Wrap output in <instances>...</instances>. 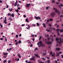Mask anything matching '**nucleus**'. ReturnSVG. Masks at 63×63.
<instances>
[{
  "mask_svg": "<svg viewBox=\"0 0 63 63\" xmlns=\"http://www.w3.org/2000/svg\"><path fill=\"white\" fill-rule=\"evenodd\" d=\"M37 45L39 46V47H41V46H43V44H42V41H39L37 44Z\"/></svg>",
  "mask_w": 63,
  "mask_h": 63,
  "instance_id": "f257e3e1",
  "label": "nucleus"
},
{
  "mask_svg": "<svg viewBox=\"0 0 63 63\" xmlns=\"http://www.w3.org/2000/svg\"><path fill=\"white\" fill-rule=\"evenodd\" d=\"M56 40L57 41V43H63V40H60V41H59V39H58V38H57L56 39Z\"/></svg>",
  "mask_w": 63,
  "mask_h": 63,
  "instance_id": "f03ea898",
  "label": "nucleus"
},
{
  "mask_svg": "<svg viewBox=\"0 0 63 63\" xmlns=\"http://www.w3.org/2000/svg\"><path fill=\"white\" fill-rule=\"evenodd\" d=\"M35 60V57L34 56H33L32 57V58H30V60Z\"/></svg>",
  "mask_w": 63,
  "mask_h": 63,
  "instance_id": "7ed1b4c3",
  "label": "nucleus"
},
{
  "mask_svg": "<svg viewBox=\"0 0 63 63\" xmlns=\"http://www.w3.org/2000/svg\"><path fill=\"white\" fill-rule=\"evenodd\" d=\"M50 54H51L52 55V56L53 57L55 55V54L54 53H53L52 52H51L50 53Z\"/></svg>",
  "mask_w": 63,
  "mask_h": 63,
  "instance_id": "20e7f679",
  "label": "nucleus"
},
{
  "mask_svg": "<svg viewBox=\"0 0 63 63\" xmlns=\"http://www.w3.org/2000/svg\"><path fill=\"white\" fill-rule=\"evenodd\" d=\"M46 43L47 45H48V44H52V42H46Z\"/></svg>",
  "mask_w": 63,
  "mask_h": 63,
  "instance_id": "39448f33",
  "label": "nucleus"
},
{
  "mask_svg": "<svg viewBox=\"0 0 63 63\" xmlns=\"http://www.w3.org/2000/svg\"><path fill=\"white\" fill-rule=\"evenodd\" d=\"M3 54L5 56H6L8 55V53L7 52H4L3 53Z\"/></svg>",
  "mask_w": 63,
  "mask_h": 63,
  "instance_id": "423d86ee",
  "label": "nucleus"
},
{
  "mask_svg": "<svg viewBox=\"0 0 63 63\" xmlns=\"http://www.w3.org/2000/svg\"><path fill=\"white\" fill-rule=\"evenodd\" d=\"M53 10H55V12L56 13H57L58 12V11H57V9L55 8H53Z\"/></svg>",
  "mask_w": 63,
  "mask_h": 63,
  "instance_id": "0eeeda50",
  "label": "nucleus"
},
{
  "mask_svg": "<svg viewBox=\"0 0 63 63\" xmlns=\"http://www.w3.org/2000/svg\"><path fill=\"white\" fill-rule=\"evenodd\" d=\"M35 18H36V19L38 20V19H41V18L39 17H35Z\"/></svg>",
  "mask_w": 63,
  "mask_h": 63,
  "instance_id": "6e6552de",
  "label": "nucleus"
},
{
  "mask_svg": "<svg viewBox=\"0 0 63 63\" xmlns=\"http://www.w3.org/2000/svg\"><path fill=\"white\" fill-rule=\"evenodd\" d=\"M54 13L52 12V13H51V14H50V15L51 16H53L54 15Z\"/></svg>",
  "mask_w": 63,
  "mask_h": 63,
  "instance_id": "1a4fd4ad",
  "label": "nucleus"
},
{
  "mask_svg": "<svg viewBox=\"0 0 63 63\" xmlns=\"http://www.w3.org/2000/svg\"><path fill=\"white\" fill-rule=\"evenodd\" d=\"M34 55H35L36 57L38 58H40V57L39 56V55H37L35 54H34Z\"/></svg>",
  "mask_w": 63,
  "mask_h": 63,
  "instance_id": "9d476101",
  "label": "nucleus"
},
{
  "mask_svg": "<svg viewBox=\"0 0 63 63\" xmlns=\"http://www.w3.org/2000/svg\"><path fill=\"white\" fill-rule=\"evenodd\" d=\"M60 50V48H57L56 49V50H58V51H59V50Z\"/></svg>",
  "mask_w": 63,
  "mask_h": 63,
  "instance_id": "9b49d317",
  "label": "nucleus"
},
{
  "mask_svg": "<svg viewBox=\"0 0 63 63\" xmlns=\"http://www.w3.org/2000/svg\"><path fill=\"white\" fill-rule=\"evenodd\" d=\"M30 3H29V4H27L26 5V7H28L29 6H30Z\"/></svg>",
  "mask_w": 63,
  "mask_h": 63,
  "instance_id": "f8f14e48",
  "label": "nucleus"
},
{
  "mask_svg": "<svg viewBox=\"0 0 63 63\" xmlns=\"http://www.w3.org/2000/svg\"><path fill=\"white\" fill-rule=\"evenodd\" d=\"M16 1L17 2H16L15 3V5H14V6L15 7H16V5H17V0H16Z\"/></svg>",
  "mask_w": 63,
  "mask_h": 63,
  "instance_id": "ddd939ff",
  "label": "nucleus"
},
{
  "mask_svg": "<svg viewBox=\"0 0 63 63\" xmlns=\"http://www.w3.org/2000/svg\"><path fill=\"white\" fill-rule=\"evenodd\" d=\"M4 21L3 22L5 23V24H7V22H6V20H3Z\"/></svg>",
  "mask_w": 63,
  "mask_h": 63,
  "instance_id": "4468645a",
  "label": "nucleus"
},
{
  "mask_svg": "<svg viewBox=\"0 0 63 63\" xmlns=\"http://www.w3.org/2000/svg\"><path fill=\"white\" fill-rule=\"evenodd\" d=\"M30 26L28 25V27H26V28H27V29H29H29H30Z\"/></svg>",
  "mask_w": 63,
  "mask_h": 63,
  "instance_id": "2eb2a0df",
  "label": "nucleus"
},
{
  "mask_svg": "<svg viewBox=\"0 0 63 63\" xmlns=\"http://www.w3.org/2000/svg\"><path fill=\"white\" fill-rule=\"evenodd\" d=\"M43 27H45V28H46V25H45V24L44 23H43Z\"/></svg>",
  "mask_w": 63,
  "mask_h": 63,
  "instance_id": "dca6fc26",
  "label": "nucleus"
},
{
  "mask_svg": "<svg viewBox=\"0 0 63 63\" xmlns=\"http://www.w3.org/2000/svg\"><path fill=\"white\" fill-rule=\"evenodd\" d=\"M56 56H59V53H57Z\"/></svg>",
  "mask_w": 63,
  "mask_h": 63,
  "instance_id": "f3484780",
  "label": "nucleus"
},
{
  "mask_svg": "<svg viewBox=\"0 0 63 63\" xmlns=\"http://www.w3.org/2000/svg\"><path fill=\"white\" fill-rule=\"evenodd\" d=\"M46 31H47V32H51V31H52V30H51L50 32V30H49L47 29L46 30Z\"/></svg>",
  "mask_w": 63,
  "mask_h": 63,
  "instance_id": "a211bd4d",
  "label": "nucleus"
},
{
  "mask_svg": "<svg viewBox=\"0 0 63 63\" xmlns=\"http://www.w3.org/2000/svg\"><path fill=\"white\" fill-rule=\"evenodd\" d=\"M49 29L50 30H51V29H53L54 30H55V29L53 28H49Z\"/></svg>",
  "mask_w": 63,
  "mask_h": 63,
  "instance_id": "6ab92c4d",
  "label": "nucleus"
},
{
  "mask_svg": "<svg viewBox=\"0 0 63 63\" xmlns=\"http://www.w3.org/2000/svg\"><path fill=\"white\" fill-rule=\"evenodd\" d=\"M15 11H16V12L17 13H18V11H19V10H15Z\"/></svg>",
  "mask_w": 63,
  "mask_h": 63,
  "instance_id": "aec40b11",
  "label": "nucleus"
},
{
  "mask_svg": "<svg viewBox=\"0 0 63 63\" xmlns=\"http://www.w3.org/2000/svg\"><path fill=\"white\" fill-rule=\"evenodd\" d=\"M11 16L12 17H14V14H11Z\"/></svg>",
  "mask_w": 63,
  "mask_h": 63,
  "instance_id": "412c9836",
  "label": "nucleus"
},
{
  "mask_svg": "<svg viewBox=\"0 0 63 63\" xmlns=\"http://www.w3.org/2000/svg\"><path fill=\"white\" fill-rule=\"evenodd\" d=\"M26 22H29V21H28V18H26Z\"/></svg>",
  "mask_w": 63,
  "mask_h": 63,
  "instance_id": "4be33fe9",
  "label": "nucleus"
},
{
  "mask_svg": "<svg viewBox=\"0 0 63 63\" xmlns=\"http://www.w3.org/2000/svg\"><path fill=\"white\" fill-rule=\"evenodd\" d=\"M9 10L10 12H12V11L13 10V9L11 8V9H9Z\"/></svg>",
  "mask_w": 63,
  "mask_h": 63,
  "instance_id": "5701e85b",
  "label": "nucleus"
},
{
  "mask_svg": "<svg viewBox=\"0 0 63 63\" xmlns=\"http://www.w3.org/2000/svg\"><path fill=\"white\" fill-rule=\"evenodd\" d=\"M36 25L37 26H39V23H36Z\"/></svg>",
  "mask_w": 63,
  "mask_h": 63,
  "instance_id": "b1692460",
  "label": "nucleus"
},
{
  "mask_svg": "<svg viewBox=\"0 0 63 63\" xmlns=\"http://www.w3.org/2000/svg\"><path fill=\"white\" fill-rule=\"evenodd\" d=\"M50 9V7H46V9Z\"/></svg>",
  "mask_w": 63,
  "mask_h": 63,
  "instance_id": "393cba45",
  "label": "nucleus"
},
{
  "mask_svg": "<svg viewBox=\"0 0 63 63\" xmlns=\"http://www.w3.org/2000/svg\"><path fill=\"white\" fill-rule=\"evenodd\" d=\"M62 6H63V5L62 4L60 5L59 6V8H61V7H62Z\"/></svg>",
  "mask_w": 63,
  "mask_h": 63,
  "instance_id": "a878e982",
  "label": "nucleus"
},
{
  "mask_svg": "<svg viewBox=\"0 0 63 63\" xmlns=\"http://www.w3.org/2000/svg\"><path fill=\"white\" fill-rule=\"evenodd\" d=\"M18 43L19 44H20V43H21V40H19L18 41Z\"/></svg>",
  "mask_w": 63,
  "mask_h": 63,
  "instance_id": "bb28decb",
  "label": "nucleus"
},
{
  "mask_svg": "<svg viewBox=\"0 0 63 63\" xmlns=\"http://www.w3.org/2000/svg\"><path fill=\"white\" fill-rule=\"evenodd\" d=\"M19 44L18 43V41H17V42H16V45H18V44Z\"/></svg>",
  "mask_w": 63,
  "mask_h": 63,
  "instance_id": "cd10ccee",
  "label": "nucleus"
},
{
  "mask_svg": "<svg viewBox=\"0 0 63 63\" xmlns=\"http://www.w3.org/2000/svg\"><path fill=\"white\" fill-rule=\"evenodd\" d=\"M60 31V29H57L56 30V31H57L58 32L59 31Z\"/></svg>",
  "mask_w": 63,
  "mask_h": 63,
  "instance_id": "c85d7f7f",
  "label": "nucleus"
},
{
  "mask_svg": "<svg viewBox=\"0 0 63 63\" xmlns=\"http://www.w3.org/2000/svg\"><path fill=\"white\" fill-rule=\"evenodd\" d=\"M38 49V48H36L35 49H34V50L36 51Z\"/></svg>",
  "mask_w": 63,
  "mask_h": 63,
  "instance_id": "c756f323",
  "label": "nucleus"
},
{
  "mask_svg": "<svg viewBox=\"0 0 63 63\" xmlns=\"http://www.w3.org/2000/svg\"><path fill=\"white\" fill-rule=\"evenodd\" d=\"M42 59L43 60H44V61H45V59L43 58H42Z\"/></svg>",
  "mask_w": 63,
  "mask_h": 63,
  "instance_id": "7c9ffc66",
  "label": "nucleus"
},
{
  "mask_svg": "<svg viewBox=\"0 0 63 63\" xmlns=\"http://www.w3.org/2000/svg\"><path fill=\"white\" fill-rule=\"evenodd\" d=\"M5 42H7V39H6V37H5Z\"/></svg>",
  "mask_w": 63,
  "mask_h": 63,
  "instance_id": "2f4dec72",
  "label": "nucleus"
},
{
  "mask_svg": "<svg viewBox=\"0 0 63 63\" xmlns=\"http://www.w3.org/2000/svg\"><path fill=\"white\" fill-rule=\"evenodd\" d=\"M3 40V38H0V40H1V41H2Z\"/></svg>",
  "mask_w": 63,
  "mask_h": 63,
  "instance_id": "473e14b6",
  "label": "nucleus"
},
{
  "mask_svg": "<svg viewBox=\"0 0 63 63\" xmlns=\"http://www.w3.org/2000/svg\"><path fill=\"white\" fill-rule=\"evenodd\" d=\"M6 62H7V60H5L3 61V62L4 63H5Z\"/></svg>",
  "mask_w": 63,
  "mask_h": 63,
  "instance_id": "72a5a7b5",
  "label": "nucleus"
},
{
  "mask_svg": "<svg viewBox=\"0 0 63 63\" xmlns=\"http://www.w3.org/2000/svg\"><path fill=\"white\" fill-rule=\"evenodd\" d=\"M18 35H16V38H18Z\"/></svg>",
  "mask_w": 63,
  "mask_h": 63,
  "instance_id": "f704fd0d",
  "label": "nucleus"
},
{
  "mask_svg": "<svg viewBox=\"0 0 63 63\" xmlns=\"http://www.w3.org/2000/svg\"><path fill=\"white\" fill-rule=\"evenodd\" d=\"M42 38V36H40V38L39 39V40H41V38Z\"/></svg>",
  "mask_w": 63,
  "mask_h": 63,
  "instance_id": "c9c22d12",
  "label": "nucleus"
},
{
  "mask_svg": "<svg viewBox=\"0 0 63 63\" xmlns=\"http://www.w3.org/2000/svg\"><path fill=\"white\" fill-rule=\"evenodd\" d=\"M49 20H50V21H52L53 20V19H49Z\"/></svg>",
  "mask_w": 63,
  "mask_h": 63,
  "instance_id": "e433bc0d",
  "label": "nucleus"
},
{
  "mask_svg": "<svg viewBox=\"0 0 63 63\" xmlns=\"http://www.w3.org/2000/svg\"><path fill=\"white\" fill-rule=\"evenodd\" d=\"M32 25L33 26H34V27L36 26V25L35 24H32Z\"/></svg>",
  "mask_w": 63,
  "mask_h": 63,
  "instance_id": "4c0bfd02",
  "label": "nucleus"
},
{
  "mask_svg": "<svg viewBox=\"0 0 63 63\" xmlns=\"http://www.w3.org/2000/svg\"><path fill=\"white\" fill-rule=\"evenodd\" d=\"M9 19L10 20H12V19L11 18V17H10Z\"/></svg>",
  "mask_w": 63,
  "mask_h": 63,
  "instance_id": "58836bf2",
  "label": "nucleus"
},
{
  "mask_svg": "<svg viewBox=\"0 0 63 63\" xmlns=\"http://www.w3.org/2000/svg\"><path fill=\"white\" fill-rule=\"evenodd\" d=\"M11 61L9 60V61H8V63H11Z\"/></svg>",
  "mask_w": 63,
  "mask_h": 63,
  "instance_id": "ea45409f",
  "label": "nucleus"
},
{
  "mask_svg": "<svg viewBox=\"0 0 63 63\" xmlns=\"http://www.w3.org/2000/svg\"><path fill=\"white\" fill-rule=\"evenodd\" d=\"M19 6H20L19 4H18L17 5V7H19Z\"/></svg>",
  "mask_w": 63,
  "mask_h": 63,
  "instance_id": "a19ab883",
  "label": "nucleus"
},
{
  "mask_svg": "<svg viewBox=\"0 0 63 63\" xmlns=\"http://www.w3.org/2000/svg\"><path fill=\"white\" fill-rule=\"evenodd\" d=\"M50 62V61L49 60H48L47 61L48 63H50V62Z\"/></svg>",
  "mask_w": 63,
  "mask_h": 63,
  "instance_id": "79ce46f5",
  "label": "nucleus"
},
{
  "mask_svg": "<svg viewBox=\"0 0 63 63\" xmlns=\"http://www.w3.org/2000/svg\"><path fill=\"white\" fill-rule=\"evenodd\" d=\"M43 54V55H46V53H44Z\"/></svg>",
  "mask_w": 63,
  "mask_h": 63,
  "instance_id": "37998d69",
  "label": "nucleus"
},
{
  "mask_svg": "<svg viewBox=\"0 0 63 63\" xmlns=\"http://www.w3.org/2000/svg\"><path fill=\"white\" fill-rule=\"evenodd\" d=\"M33 46V45L32 44L30 45V47H32Z\"/></svg>",
  "mask_w": 63,
  "mask_h": 63,
  "instance_id": "c03bdc74",
  "label": "nucleus"
},
{
  "mask_svg": "<svg viewBox=\"0 0 63 63\" xmlns=\"http://www.w3.org/2000/svg\"><path fill=\"white\" fill-rule=\"evenodd\" d=\"M57 28H59V25H58L56 27Z\"/></svg>",
  "mask_w": 63,
  "mask_h": 63,
  "instance_id": "a18cd8bd",
  "label": "nucleus"
},
{
  "mask_svg": "<svg viewBox=\"0 0 63 63\" xmlns=\"http://www.w3.org/2000/svg\"><path fill=\"white\" fill-rule=\"evenodd\" d=\"M47 22H49V20L48 19L47 20Z\"/></svg>",
  "mask_w": 63,
  "mask_h": 63,
  "instance_id": "49530a36",
  "label": "nucleus"
},
{
  "mask_svg": "<svg viewBox=\"0 0 63 63\" xmlns=\"http://www.w3.org/2000/svg\"><path fill=\"white\" fill-rule=\"evenodd\" d=\"M19 59L18 58L17 59V61H19Z\"/></svg>",
  "mask_w": 63,
  "mask_h": 63,
  "instance_id": "de8ad7c7",
  "label": "nucleus"
},
{
  "mask_svg": "<svg viewBox=\"0 0 63 63\" xmlns=\"http://www.w3.org/2000/svg\"><path fill=\"white\" fill-rule=\"evenodd\" d=\"M34 35L32 34V35H31V36H32V37H34Z\"/></svg>",
  "mask_w": 63,
  "mask_h": 63,
  "instance_id": "09e8293b",
  "label": "nucleus"
},
{
  "mask_svg": "<svg viewBox=\"0 0 63 63\" xmlns=\"http://www.w3.org/2000/svg\"><path fill=\"white\" fill-rule=\"evenodd\" d=\"M0 26L1 27V28H2L3 27V26H2V25H0Z\"/></svg>",
  "mask_w": 63,
  "mask_h": 63,
  "instance_id": "8fccbe9b",
  "label": "nucleus"
},
{
  "mask_svg": "<svg viewBox=\"0 0 63 63\" xmlns=\"http://www.w3.org/2000/svg\"><path fill=\"white\" fill-rule=\"evenodd\" d=\"M59 54H61V53H62V52L61 51L59 53Z\"/></svg>",
  "mask_w": 63,
  "mask_h": 63,
  "instance_id": "3c124183",
  "label": "nucleus"
},
{
  "mask_svg": "<svg viewBox=\"0 0 63 63\" xmlns=\"http://www.w3.org/2000/svg\"><path fill=\"white\" fill-rule=\"evenodd\" d=\"M11 15V14L8 13V14H7V15H8V16H9V15Z\"/></svg>",
  "mask_w": 63,
  "mask_h": 63,
  "instance_id": "603ef678",
  "label": "nucleus"
},
{
  "mask_svg": "<svg viewBox=\"0 0 63 63\" xmlns=\"http://www.w3.org/2000/svg\"><path fill=\"white\" fill-rule=\"evenodd\" d=\"M6 5H7L6 8H8V7H9V5H7V4H6Z\"/></svg>",
  "mask_w": 63,
  "mask_h": 63,
  "instance_id": "864d4df0",
  "label": "nucleus"
},
{
  "mask_svg": "<svg viewBox=\"0 0 63 63\" xmlns=\"http://www.w3.org/2000/svg\"><path fill=\"white\" fill-rule=\"evenodd\" d=\"M24 25H25V24H23L22 25V26H24Z\"/></svg>",
  "mask_w": 63,
  "mask_h": 63,
  "instance_id": "5fc2aeb1",
  "label": "nucleus"
},
{
  "mask_svg": "<svg viewBox=\"0 0 63 63\" xmlns=\"http://www.w3.org/2000/svg\"><path fill=\"white\" fill-rule=\"evenodd\" d=\"M19 37H21V34H20L19 35Z\"/></svg>",
  "mask_w": 63,
  "mask_h": 63,
  "instance_id": "6e6d98bb",
  "label": "nucleus"
},
{
  "mask_svg": "<svg viewBox=\"0 0 63 63\" xmlns=\"http://www.w3.org/2000/svg\"><path fill=\"white\" fill-rule=\"evenodd\" d=\"M18 9H19V10H20L21 9L20 8V7H18L17 8Z\"/></svg>",
  "mask_w": 63,
  "mask_h": 63,
  "instance_id": "4d7b16f0",
  "label": "nucleus"
},
{
  "mask_svg": "<svg viewBox=\"0 0 63 63\" xmlns=\"http://www.w3.org/2000/svg\"><path fill=\"white\" fill-rule=\"evenodd\" d=\"M61 56H62V58H63V55H61Z\"/></svg>",
  "mask_w": 63,
  "mask_h": 63,
  "instance_id": "13d9d810",
  "label": "nucleus"
},
{
  "mask_svg": "<svg viewBox=\"0 0 63 63\" xmlns=\"http://www.w3.org/2000/svg\"><path fill=\"white\" fill-rule=\"evenodd\" d=\"M0 3H2V1L1 0H0Z\"/></svg>",
  "mask_w": 63,
  "mask_h": 63,
  "instance_id": "bf43d9fd",
  "label": "nucleus"
},
{
  "mask_svg": "<svg viewBox=\"0 0 63 63\" xmlns=\"http://www.w3.org/2000/svg\"><path fill=\"white\" fill-rule=\"evenodd\" d=\"M3 57L4 58H6L7 57V56H3Z\"/></svg>",
  "mask_w": 63,
  "mask_h": 63,
  "instance_id": "052dcab7",
  "label": "nucleus"
},
{
  "mask_svg": "<svg viewBox=\"0 0 63 63\" xmlns=\"http://www.w3.org/2000/svg\"><path fill=\"white\" fill-rule=\"evenodd\" d=\"M28 61L26 60V63H28Z\"/></svg>",
  "mask_w": 63,
  "mask_h": 63,
  "instance_id": "680f3d73",
  "label": "nucleus"
},
{
  "mask_svg": "<svg viewBox=\"0 0 63 63\" xmlns=\"http://www.w3.org/2000/svg\"><path fill=\"white\" fill-rule=\"evenodd\" d=\"M11 49H12V48H10L9 49V50H11Z\"/></svg>",
  "mask_w": 63,
  "mask_h": 63,
  "instance_id": "e2e57ef3",
  "label": "nucleus"
},
{
  "mask_svg": "<svg viewBox=\"0 0 63 63\" xmlns=\"http://www.w3.org/2000/svg\"><path fill=\"white\" fill-rule=\"evenodd\" d=\"M24 17H26V15H24Z\"/></svg>",
  "mask_w": 63,
  "mask_h": 63,
  "instance_id": "0e129e2a",
  "label": "nucleus"
},
{
  "mask_svg": "<svg viewBox=\"0 0 63 63\" xmlns=\"http://www.w3.org/2000/svg\"><path fill=\"white\" fill-rule=\"evenodd\" d=\"M55 2V0H53L52 1V2H53V3H54Z\"/></svg>",
  "mask_w": 63,
  "mask_h": 63,
  "instance_id": "69168bd1",
  "label": "nucleus"
},
{
  "mask_svg": "<svg viewBox=\"0 0 63 63\" xmlns=\"http://www.w3.org/2000/svg\"><path fill=\"white\" fill-rule=\"evenodd\" d=\"M18 57H19V58H21V57L20 56Z\"/></svg>",
  "mask_w": 63,
  "mask_h": 63,
  "instance_id": "338daca9",
  "label": "nucleus"
},
{
  "mask_svg": "<svg viewBox=\"0 0 63 63\" xmlns=\"http://www.w3.org/2000/svg\"><path fill=\"white\" fill-rule=\"evenodd\" d=\"M61 17H63V15H61Z\"/></svg>",
  "mask_w": 63,
  "mask_h": 63,
  "instance_id": "774afa93",
  "label": "nucleus"
}]
</instances>
